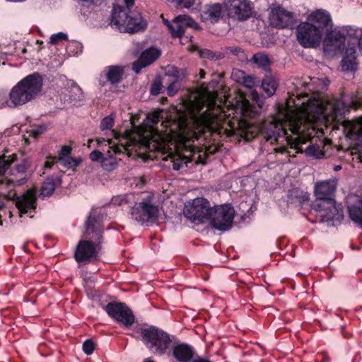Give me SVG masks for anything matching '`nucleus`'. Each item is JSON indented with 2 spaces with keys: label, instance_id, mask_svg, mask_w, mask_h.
Here are the masks:
<instances>
[{
  "label": "nucleus",
  "instance_id": "1",
  "mask_svg": "<svg viewBox=\"0 0 362 362\" xmlns=\"http://www.w3.org/2000/svg\"><path fill=\"white\" fill-rule=\"evenodd\" d=\"M200 95L197 93H190L188 98L182 99V103L177 107V112L173 117L162 121L160 127L153 124L151 128L145 132H151L147 135L146 140L150 144L153 140L159 143V148L151 149L148 146L144 145V149L151 151H158L166 156L163 160H168V158L172 163L173 168L178 170L184 164H187L188 159L182 157L180 154L171 151L168 144L171 141H180L185 146H189L191 142L198 140L199 136L205 132L206 129L199 131L194 119H200L198 109L200 107Z\"/></svg>",
  "mask_w": 362,
  "mask_h": 362
},
{
  "label": "nucleus",
  "instance_id": "2",
  "mask_svg": "<svg viewBox=\"0 0 362 362\" xmlns=\"http://www.w3.org/2000/svg\"><path fill=\"white\" fill-rule=\"evenodd\" d=\"M192 93L200 95V107L199 112L206 106V109L200 114V119H194V122L199 127V131L206 129L218 134H225L227 136L237 134L247 141L254 139L260 132V128L246 120L252 116L253 110L248 100L243 94H239L235 105V111L241 115L238 125L234 127L229 119L230 113L226 112L219 105H216L217 93L210 92L205 88L196 90Z\"/></svg>",
  "mask_w": 362,
  "mask_h": 362
},
{
  "label": "nucleus",
  "instance_id": "3",
  "mask_svg": "<svg viewBox=\"0 0 362 362\" xmlns=\"http://www.w3.org/2000/svg\"><path fill=\"white\" fill-rule=\"evenodd\" d=\"M333 27L329 13L317 9L310 13L306 21L300 23L296 28V37L304 47H317L322 42L325 32Z\"/></svg>",
  "mask_w": 362,
  "mask_h": 362
},
{
  "label": "nucleus",
  "instance_id": "4",
  "mask_svg": "<svg viewBox=\"0 0 362 362\" xmlns=\"http://www.w3.org/2000/svg\"><path fill=\"white\" fill-rule=\"evenodd\" d=\"M151 132L145 134V132H140L135 136H129L119 140V144L113 143L108 146L105 156L100 150H94L92 151V160L100 161L102 168L107 171H111L117 166V162L113 157L114 154L124 153L131 147L139 146V148H144V145L148 146L151 149L159 148V143L156 140H153L148 144L146 140L147 135H150Z\"/></svg>",
  "mask_w": 362,
  "mask_h": 362
},
{
  "label": "nucleus",
  "instance_id": "5",
  "mask_svg": "<svg viewBox=\"0 0 362 362\" xmlns=\"http://www.w3.org/2000/svg\"><path fill=\"white\" fill-rule=\"evenodd\" d=\"M125 7L114 6L110 18L112 28L121 33H135L142 31L147 26V21L136 8L134 0H124Z\"/></svg>",
  "mask_w": 362,
  "mask_h": 362
},
{
  "label": "nucleus",
  "instance_id": "6",
  "mask_svg": "<svg viewBox=\"0 0 362 362\" xmlns=\"http://www.w3.org/2000/svg\"><path fill=\"white\" fill-rule=\"evenodd\" d=\"M43 86V78L38 72L28 74L19 81L11 90L7 105L17 107L37 98Z\"/></svg>",
  "mask_w": 362,
  "mask_h": 362
},
{
  "label": "nucleus",
  "instance_id": "7",
  "mask_svg": "<svg viewBox=\"0 0 362 362\" xmlns=\"http://www.w3.org/2000/svg\"><path fill=\"white\" fill-rule=\"evenodd\" d=\"M160 118H163V117L160 116V113L158 112L148 115L146 120L141 127H136L134 132L124 136V138L133 135L135 136L140 132H146L147 129L151 128L150 127H151V125L158 123ZM114 122L115 118L112 115H108L102 119L100 124V128L101 131H107V132L105 133L107 135L105 139L97 138L95 139L98 146H101L103 145L107 146V145H110L113 143L119 144V140H122L123 137H119L117 133L115 130L112 129Z\"/></svg>",
  "mask_w": 362,
  "mask_h": 362
},
{
  "label": "nucleus",
  "instance_id": "8",
  "mask_svg": "<svg viewBox=\"0 0 362 362\" xmlns=\"http://www.w3.org/2000/svg\"><path fill=\"white\" fill-rule=\"evenodd\" d=\"M140 333L144 343L153 354H164L171 343L169 334L156 327L141 328Z\"/></svg>",
  "mask_w": 362,
  "mask_h": 362
},
{
  "label": "nucleus",
  "instance_id": "9",
  "mask_svg": "<svg viewBox=\"0 0 362 362\" xmlns=\"http://www.w3.org/2000/svg\"><path fill=\"white\" fill-rule=\"evenodd\" d=\"M74 259L78 264V272L88 298L90 297V274L86 265L90 262V240H80L74 252Z\"/></svg>",
  "mask_w": 362,
  "mask_h": 362
},
{
  "label": "nucleus",
  "instance_id": "10",
  "mask_svg": "<svg viewBox=\"0 0 362 362\" xmlns=\"http://www.w3.org/2000/svg\"><path fill=\"white\" fill-rule=\"evenodd\" d=\"M211 211L209 202L203 197H197L185 204L183 213L192 222L199 223L209 219Z\"/></svg>",
  "mask_w": 362,
  "mask_h": 362
},
{
  "label": "nucleus",
  "instance_id": "11",
  "mask_svg": "<svg viewBox=\"0 0 362 362\" xmlns=\"http://www.w3.org/2000/svg\"><path fill=\"white\" fill-rule=\"evenodd\" d=\"M159 214V209L153 203V199L151 196H148L139 203L135 204L132 208L133 218L141 224L157 219Z\"/></svg>",
  "mask_w": 362,
  "mask_h": 362
},
{
  "label": "nucleus",
  "instance_id": "12",
  "mask_svg": "<svg viewBox=\"0 0 362 362\" xmlns=\"http://www.w3.org/2000/svg\"><path fill=\"white\" fill-rule=\"evenodd\" d=\"M235 215L233 208L229 204L216 206L211 211L209 219L212 228L222 231L229 230Z\"/></svg>",
  "mask_w": 362,
  "mask_h": 362
},
{
  "label": "nucleus",
  "instance_id": "13",
  "mask_svg": "<svg viewBox=\"0 0 362 362\" xmlns=\"http://www.w3.org/2000/svg\"><path fill=\"white\" fill-rule=\"evenodd\" d=\"M107 313L126 328L130 327L135 321L132 311L124 303H110L105 306Z\"/></svg>",
  "mask_w": 362,
  "mask_h": 362
},
{
  "label": "nucleus",
  "instance_id": "14",
  "mask_svg": "<svg viewBox=\"0 0 362 362\" xmlns=\"http://www.w3.org/2000/svg\"><path fill=\"white\" fill-rule=\"evenodd\" d=\"M6 200H14L21 214H28L29 210L35 209L36 197L33 192L27 191L23 195L18 197L16 193L11 194H0V209L5 206Z\"/></svg>",
  "mask_w": 362,
  "mask_h": 362
},
{
  "label": "nucleus",
  "instance_id": "15",
  "mask_svg": "<svg viewBox=\"0 0 362 362\" xmlns=\"http://www.w3.org/2000/svg\"><path fill=\"white\" fill-rule=\"evenodd\" d=\"M224 6L230 18L243 21L248 19L252 13L250 0H225Z\"/></svg>",
  "mask_w": 362,
  "mask_h": 362
},
{
  "label": "nucleus",
  "instance_id": "16",
  "mask_svg": "<svg viewBox=\"0 0 362 362\" xmlns=\"http://www.w3.org/2000/svg\"><path fill=\"white\" fill-rule=\"evenodd\" d=\"M315 210L322 221H340L344 218L343 211L340 205L337 206L335 199H328L317 202L314 205Z\"/></svg>",
  "mask_w": 362,
  "mask_h": 362
},
{
  "label": "nucleus",
  "instance_id": "17",
  "mask_svg": "<svg viewBox=\"0 0 362 362\" xmlns=\"http://www.w3.org/2000/svg\"><path fill=\"white\" fill-rule=\"evenodd\" d=\"M269 21L272 25L286 28L294 25V15L282 7L277 6L271 9Z\"/></svg>",
  "mask_w": 362,
  "mask_h": 362
},
{
  "label": "nucleus",
  "instance_id": "18",
  "mask_svg": "<svg viewBox=\"0 0 362 362\" xmlns=\"http://www.w3.org/2000/svg\"><path fill=\"white\" fill-rule=\"evenodd\" d=\"M337 184L338 180L336 178L317 182L315 185V195L317 199L316 203L328 199H334V195Z\"/></svg>",
  "mask_w": 362,
  "mask_h": 362
},
{
  "label": "nucleus",
  "instance_id": "19",
  "mask_svg": "<svg viewBox=\"0 0 362 362\" xmlns=\"http://www.w3.org/2000/svg\"><path fill=\"white\" fill-rule=\"evenodd\" d=\"M325 37L323 40L325 52H334L340 49L345 42V36L334 26L328 29L324 33Z\"/></svg>",
  "mask_w": 362,
  "mask_h": 362
},
{
  "label": "nucleus",
  "instance_id": "20",
  "mask_svg": "<svg viewBox=\"0 0 362 362\" xmlns=\"http://www.w3.org/2000/svg\"><path fill=\"white\" fill-rule=\"evenodd\" d=\"M160 55V51L156 47H150L142 52L139 59L133 63L132 69L139 73L142 68L154 62Z\"/></svg>",
  "mask_w": 362,
  "mask_h": 362
},
{
  "label": "nucleus",
  "instance_id": "21",
  "mask_svg": "<svg viewBox=\"0 0 362 362\" xmlns=\"http://www.w3.org/2000/svg\"><path fill=\"white\" fill-rule=\"evenodd\" d=\"M223 11V6L221 4H208L204 6L200 16L203 21L215 23L222 17Z\"/></svg>",
  "mask_w": 362,
  "mask_h": 362
},
{
  "label": "nucleus",
  "instance_id": "22",
  "mask_svg": "<svg viewBox=\"0 0 362 362\" xmlns=\"http://www.w3.org/2000/svg\"><path fill=\"white\" fill-rule=\"evenodd\" d=\"M72 147L70 146H63L58 153L57 160L58 163L66 168H73L80 165L82 160L81 158L71 157Z\"/></svg>",
  "mask_w": 362,
  "mask_h": 362
},
{
  "label": "nucleus",
  "instance_id": "23",
  "mask_svg": "<svg viewBox=\"0 0 362 362\" xmlns=\"http://www.w3.org/2000/svg\"><path fill=\"white\" fill-rule=\"evenodd\" d=\"M31 163L28 158H23L21 162L16 165V171L19 174L20 177L8 180V185L13 186H21L24 185L28 180V170L30 168Z\"/></svg>",
  "mask_w": 362,
  "mask_h": 362
},
{
  "label": "nucleus",
  "instance_id": "24",
  "mask_svg": "<svg viewBox=\"0 0 362 362\" xmlns=\"http://www.w3.org/2000/svg\"><path fill=\"white\" fill-rule=\"evenodd\" d=\"M356 50L353 47L347 48L341 60V69L344 72H354L357 69Z\"/></svg>",
  "mask_w": 362,
  "mask_h": 362
},
{
  "label": "nucleus",
  "instance_id": "25",
  "mask_svg": "<svg viewBox=\"0 0 362 362\" xmlns=\"http://www.w3.org/2000/svg\"><path fill=\"white\" fill-rule=\"evenodd\" d=\"M173 354L179 362H189L194 356V351L189 345L181 344L173 348Z\"/></svg>",
  "mask_w": 362,
  "mask_h": 362
},
{
  "label": "nucleus",
  "instance_id": "26",
  "mask_svg": "<svg viewBox=\"0 0 362 362\" xmlns=\"http://www.w3.org/2000/svg\"><path fill=\"white\" fill-rule=\"evenodd\" d=\"M95 230H92V261L97 259L101 251V224L100 221H96Z\"/></svg>",
  "mask_w": 362,
  "mask_h": 362
},
{
  "label": "nucleus",
  "instance_id": "27",
  "mask_svg": "<svg viewBox=\"0 0 362 362\" xmlns=\"http://www.w3.org/2000/svg\"><path fill=\"white\" fill-rule=\"evenodd\" d=\"M62 179L60 176H49L43 182L41 187V195L44 197H49L54 192L56 187L60 185Z\"/></svg>",
  "mask_w": 362,
  "mask_h": 362
},
{
  "label": "nucleus",
  "instance_id": "28",
  "mask_svg": "<svg viewBox=\"0 0 362 362\" xmlns=\"http://www.w3.org/2000/svg\"><path fill=\"white\" fill-rule=\"evenodd\" d=\"M351 220L362 228V197H357L356 202L348 206Z\"/></svg>",
  "mask_w": 362,
  "mask_h": 362
},
{
  "label": "nucleus",
  "instance_id": "29",
  "mask_svg": "<svg viewBox=\"0 0 362 362\" xmlns=\"http://www.w3.org/2000/svg\"><path fill=\"white\" fill-rule=\"evenodd\" d=\"M278 81L272 76H266L262 82V88L268 97L272 96L278 87Z\"/></svg>",
  "mask_w": 362,
  "mask_h": 362
},
{
  "label": "nucleus",
  "instance_id": "30",
  "mask_svg": "<svg viewBox=\"0 0 362 362\" xmlns=\"http://www.w3.org/2000/svg\"><path fill=\"white\" fill-rule=\"evenodd\" d=\"M134 202V195L132 194L115 196L111 199V204L118 206H129Z\"/></svg>",
  "mask_w": 362,
  "mask_h": 362
},
{
  "label": "nucleus",
  "instance_id": "31",
  "mask_svg": "<svg viewBox=\"0 0 362 362\" xmlns=\"http://www.w3.org/2000/svg\"><path fill=\"white\" fill-rule=\"evenodd\" d=\"M122 74L123 69L122 67L117 66H110L107 72V80L111 83H117L120 81Z\"/></svg>",
  "mask_w": 362,
  "mask_h": 362
},
{
  "label": "nucleus",
  "instance_id": "32",
  "mask_svg": "<svg viewBox=\"0 0 362 362\" xmlns=\"http://www.w3.org/2000/svg\"><path fill=\"white\" fill-rule=\"evenodd\" d=\"M168 30L174 37H181L185 31L182 23L180 20H177V16L171 22L170 27Z\"/></svg>",
  "mask_w": 362,
  "mask_h": 362
},
{
  "label": "nucleus",
  "instance_id": "33",
  "mask_svg": "<svg viewBox=\"0 0 362 362\" xmlns=\"http://www.w3.org/2000/svg\"><path fill=\"white\" fill-rule=\"evenodd\" d=\"M252 61L259 67L264 69H267L270 64V61L268 57L265 54L261 52L254 54Z\"/></svg>",
  "mask_w": 362,
  "mask_h": 362
},
{
  "label": "nucleus",
  "instance_id": "34",
  "mask_svg": "<svg viewBox=\"0 0 362 362\" xmlns=\"http://www.w3.org/2000/svg\"><path fill=\"white\" fill-rule=\"evenodd\" d=\"M305 153L315 158L320 159L326 157L325 151L322 150L318 146L311 145L307 147Z\"/></svg>",
  "mask_w": 362,
  "mask_h": 362
},
{
  "label": "nucleus",
  "instance_id": "35",
  "mask_svg": "<svg viewBox=\"0 0 362 362\" xmlns=\"http://www.w3.org/2000/svg\"><path fill=\"white\" fill-rule=\"evenodd\" d=\"M177 20L182 23L184 28L185 27H189L195 30H199L200 28L197 23L194 21L189 16L187 15H180L177 16Z\"/></svg>",
  "mask_w": 362,
  "mask_h": 362
},
{
  "label": "nucleus",
  "instance_id": "36",
  "mask_svg": "<svg viewBox=\"0 0 362 362\" xmlns=\"http://www.w3.org/2000/svg\"><path fill=\"white\" fill-rule=\"evenodd\" d=\"M16 159L17 156L16 154H13L11 158L8 157L7 159H6V156H4L0 160V175L4 174Z\"/></svg>",
  "mask_w": 362,
  "mask_h": 362
},
{
  "label": "nucleus",
  "instance_id": "37",
  "mask_svg": "<svg viewBox=\"0 0 362 362\" xmlns=\"http://www.w3.org/2000/svg\"><path fill=\"white\" fill-rule=\"evenodd\" d=\"M182 79H174L173 81L168 86L167 94L172 97L174 96L180 89L181 88V81Z\"/></svg>",
  "mask_w": 362,
  "mask_h": 362
},
{
  "label": "nucleus",
  "instance_id": "38",
  "mask_svg": "<svg viewBox=\"0 0 362 362\" xmlns=\"http://www.w3.org/2000/svg\"><path fill=\"white\" fill-rule=\"evenodd\" d=\"M165 75L174 79H183L184 76L180 74L178 69L174 66H167L165 69Z\"/></svg>",
  "mask_w": 362,
  "mask_h": 362
},
{
  "label": "nucleus",
  "instance_id": "39",
  "mask_svg": "<svg viewBox=\"0 0 362 362\" xmlns=\"http://www.w3.org/2000/svg\"><path fill=\"white\" fill-rule=\"evenodd\" d=\"M245 76H246L245 72H244L242 70L238 69H233L232 73H231V78L234 81H235L236 83H240V84H241V83L243 82Z\"/></svg>",
  "mask_w": 362,
  "mask_h": 362
},
{
  "label": "nucleus",
  "instance_id": "40",
  "mask_svg": "<svg viewBox=\"0 0 362 362\" xmlns=\"http://www.w3.org/2000/svg\"><path fill=\"white\" fill-rule=\"evenodd\" d=\"M68 35L62 32L52 35L49 38V43L52 45H57L59 42L66 40Z\"/></svg>",
  "mask_w": 362,
  "mask_h": 362
},
{
  "label": "nucleus",
  "instance_id": "41",
  "mask_svg": "<svg viewBox=\"0 0 362 362\" xmlns=\"http://www.w3.org/2000/svg\"><path fill=\"white\" fill-rule=\"evenodd\" d=\"M257 83L255 78L252 76L247 75L245 76L241 84L247 88H253Z\"/></svg>",
  "mask_w": 362,
  "mask_h": 362
},
{
  "label": "nucleus",
  "instance_id": "42",
  "mask_svg": "<svg viewBox=\"0 0 362 362\" xmlns=\"http://www.w3.org/2000/svg\"><path fill=\"white\" fill-rule=\"evenodd\" d=\"M163 85L160 79H156L153 81L151 87V94L157 95L160 93Z\"/></svg>",
  "mask_w": 362,
  "mask_h": 362
},
{
  "label": "nucleus",
  "instance_id": "43",
  "mask_svg": "<svg viewBox=\"0 0 362 362\" xmlns=\"http://www.w3.org/2000/svg\"><path fill=\"white\" fill-rule=\"evenodd\" d=\"M57 162H58L57 156H47V160L44 164V168L45 169H51Z\"/></svg>",
  "mask_w": 362,
  "mask_h": 362
},
{
  "label": "nucleus",
  "instance_id": "44",
  "mask_svg": "<svg viewBox=\"0 0 362 362\" xmlns=\"http://www.w3.org/2000/svg\"><path fill=\"white\" fill-rule=\"evenodd\" d=\"M83 351L87 355H90V338L87 339L83 344Z\"/></svg>",
  "mask_w": 362,
  "mask_h": 362
},
{
  "label": "nucleus",
  "instance_id": "45",
  "mask_svg": "<svg viewBox=\"0 0 362 362\" xmlns=\"http://www.w3.org/2000/svg\"><path fill=\"white\" fill-rule=\"evenodd\" d=\"M251 98L255 100L258 105H259V96L257 91L252 90L250 93Z\"/></svg>",
  "mask_w": 362,
  "mask_h": 362
},
{
  "label": "nucleus",
  "instance_id": "46",
  "mask_svg": "<svg viewBox=\"0 0 362 362\" xmlns=\"http://www.w3.org/2000/svg\"><path fill=\"white\" fill-rule=\"evenodd\" d=\"M201 56L203 57L214 58V54L209 50H204L201 52Z\"/></svg>",
  "mask_w": 362,
  "mask_h": 362
},
{
  "label": "nucleus",
  "instance_id": "47",
  "mask_svg": "<svg viewBox=\"0 0 362 362\" xmlns=\"http://www.w3.org/2000/svg\"><path fill=\"white\" fill-rule=\"evenodd\" d=\"M85 226H86V230L88 232L89 228H90V213L86 217V220L85 222Z\"/></svg>",
  "mask_w": 362,
  "mask_h": 362
},
{
  "label": "nucleus",
  "instance_id": "48",
  "mask_svg": "<svg viewBox=\"0 0 362 362\" xmlns=\"http://www.w3.org/2000/svg\"><path fill=\"white\" fill-rule=\"evenodd\" d=\"M191 362H210L207 359L203 358H197L193 359Z\"/></svg>",
  "mask_w": 362,
  "mask_h": 362
},
{
  "label": "nucleus",
  "instance_id": "49",
  "mask_svg": "<svg viewBox=\"0 0 362 362\" xmlns=\"http://www.w3.org/2000/svg\"><path fill=\"white\" fill-rule=\"evenodd\" d=\"M104 0H92V4L100 5Z\"/></svg>",
  "mask_w": 362,
  "mask_h": 362
},
{
  "label": "nucleus",
  "instance_id": "50",
  "mask_svg": "<svg viewBox=\"0 0 362 362\" xmlns=\"http://www.w3.org/2000/svg\"><path fill=\"white\" fill-rule=\"evenodd\" d=\"M41 134V132L39 130H35L33 132V136L34 137H37Z\"/></svg>",
  "mask_w": 362,
  "mask_h": 362
},
{
  "label": "nucleus",
  "instance_id": "51",
  "mask_svg": "<svg viewBox=\"0 0 362 362\" xmlns=\"http://www.w3.org/2000/svg\"><path fill=\"white\" fill-rule=\"evenodd\" d=\"M163 23L168 27V28L169 29L170 27L171 23L169 22L167 19H164V18H163Z\"/></svg>",
  "mask_w": 362,
  "mask_h": 362
},
{
  "label": "nucleus",
  "instance_id": "52",
  "mask_svg": "<svg viewBox=\"0 0 362 362\" xmlns=\"http://www.w3.org/2000/svg\"><path fill=\"white\" fill-rule=\"evenodd\" d=\"M341 169V166L340 165H337L334 167V171H338V170H340Z\"/></svg>",
  "mask_w": 362,
  "mask_h": 362
},
{
  "label": "nucleus",
  "instance_id": "53",
  "mask_svg": "<svg viewBox=\"0 0 362 362\" xmlns=\"http://www.w3.org/2000/svg\"><path fill=\"white\" fill-rule=\"evenodd\" d=\"M92 300H93L95 301L99 300L98 296H96L95 295L92 294Z\"/></svg>",
  "mask_w": 362,
  "mask_h": 362
},
{
  "label": "nucleus",
  "instance_id": "54",
  "mask_svg": "<svg viewBox=\"0 0 362 362\" xmlns=\"http://www.w3.org/2000/svg\"><path fill=\"white\" fill-rule=\"evenodd\" d=\"M86 141H87V146L88 148H90V138L88 139Z\"/></svg>",
  "mask_w": 362,
  "mask_h": 362
},
{
  "label": "nucleus",
  "instance_id": "55",
  "mask_svg": "<svg viewBox=\"0 0 362 362\" xmlns=\"http://www.w3.org/2000/svg\"><path fill=\"white\" fill-rule=\"evenodd\" d=\"M91 346H92V351H93L95 349V343L93 342V341H92Z\"/></svg>",
  "mask_w": 362,
  "mask_h": 362
},
{
  "label": "nucleus",
  "instance_id": "56",
  "mask_svg": "<svg viewBox=\"0 0 362 362\" xmlns=\"http://www.w3.org/2000/svg\"><path fill=\"white\" fill-rule=\"evenodd\" d=\"M73 89H75L76 90H77V91H78V92H80V91H81V89H80V88H79L78 86H76V87H74Z\"/></svg>",
  "mask_w": 362,
  "mask_h": 362
},
{
  "label": "nucleus",
  "instance_id": "57",
  "mask_svg": "<svg viewBox=\"0 0 362 362\" xmlns=\"http://www.w3.org/2000/svg\"><path fill=\"white\" fill-rule=\"evenodd\" d=\"M200 77L204 78V71L202 70L200 71Z\"/></svg>",
  "mask_w": 362,
  "mask_h": 362
},
{
  "label": "nucleus",
  "instance_id": "58",
  "mask_svg": "<svg viewBox=\"0 0 362 362\" xmlns=\"http://www.w3.org/2000/svg\"><path fill=\"white\" fill-rule=\"evenodd\" d=\"M144 362H154V361L148 358V359L145 360Z\"/></svg>",
  "mask_w": 362,
  "mask_h": 362
},
{
  "label": "nucleus",
  "instance_id": "59",
  "mask_svg": "<svg viewBox=\"0 0 362 362\" xmlns=\"http://www.w3.org/2000/svg\"><path fill=\"white\" fill-rule=\"evenodd\" d=\"M37 43H38V44H42L43 42H42V41L37 40Z\"/></svg>",
  "mask_w": 362,
  "mask_h": 362
},
{
  "label": "nucleus",
  "instance_id": "60",
  "mask_svg": "<svg viewBox=\"0 0 362 362\" xmlns=\"http://www.w3.org/2000/svg\"><path fill=\"white\" fill-rule=\"evenodd\" d=\"M284 148H282V149H281V150L279 151V152H280V153H283V152H284Z\"/></svg>",
  "mask_w": 362,
  "mask_h": 362
},
{
  "label": "nucleus",
  "instance_id": "61",
  "mask_svg": "<svg viewBox=\"0 0 362 362\" xmlns=\"http://www.w3.org/2000/svg\"><path fill=\"white\" fill-rule=\"evenodd\" d=\"M3 224V221L1 220H0V225L2 226Z\"/></svg>",
  "mask_w": 362,
  "mask_h": 362
}]
</instances>
